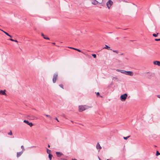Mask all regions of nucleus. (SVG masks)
Segmentation results:
<instances>
[{
  "label": "nucleus",
  "instance_id": "nucleus-1",
  "mask_svg": "<svg viewBox=\"0 0 160 160\" xmlns=\"http://www.w3.org/2000/svg\"><path fill=\"white\" fill-rule=\"evenodd\" d=\"M116 71L126 75L131 76H133L134 75V73L132 71H126L124 70L120 69H117Z\"/></svg>",
  "mask_w": 160,
  "mask_h": 160
},
{
  "label": "nucleus",
  "instance_id": "nucleus-2",
  "mask_svg": "<svg viewBox=\"0 0 160 160\" xmlns=\"http://www.w3.org/2000/svg\"><path fill=\"white\" fill-rule=\"evenodd\" d=\"M88 108V106H86L85 105L83 106L81 105L79 106V111L80 112H82L86 109H87Z\"/></svg>",
  "mask_w": 160,
  "mask_h": 160
},
{
  "label": "nucleus",
  "instance_id": "nucleus-3",
  "mask_svg": "<svg viewBox=\"0 0 160 160\" xmlns=\"http://www.w3.org/2000/svg\"><path fill=\"white\" fill-rule=\"evenodd\" d=\"M113 4V2L111 0H109L106 3V5L108 9H110L111 6Z\"/></svg>",
  "mask_w": 160,
  "mask_h": 160
},
{
  "label": "nucleus",
  "instance_id": "nucleus-4",
  "mask_svg": "<svg viewBox=\"0 0 160 160\" xmlns=\"http://www.w3.org/2000/svg\"><path fill=\"white\" fill-rule=\"evenodd\" d=\"M127 96V94L126 93H124L120 97L121 100L122 101H125L126 99Z\"/></svg>",
  "mask_w": 160,
  "mask_h": 160
},
{
  "label": "nucleus",
  "instance_id": "nucleus-5",
  "mask_svg": "<svg viewBox=\"0 0 160 160\" xmlns=\"http://www.w3.org/2000/svg\"><path fill=\"white\" fill-rule=\"evenodd\" d=\"M58 77V73H55L53 76V78L52 79V82L53 83H55L56 82V80Z\"/></svg>",
  "mask_w": 160,
  "mask_h": 160
},
{
  "label": "nucleus",
  "instance_id": "nucleus-6",
  "mask_svg": "<svg viewBox=\"0 0 160 160\" xmlns=\"http://www.w3.org/2000/svg\"><path fill=\"white\" fill-rule=\"evenodd\" d=\"M99 1L97 0H92V3L94 5H96L99 3Z\"/></svg>",
  "mask_w": 160,
  "mask_h": 160
},
{
  "label": "nucleus",
  "instance_id": "nucleus-7",
  "mask_svg": "<svg viewBox=\"0 0 160 160\" xmlns=\"http://www.w3.org/2000/svg\"><path fill=\"white\" fill-rule=\"evenodd\" d=\"M23 122L27 123V124L29 125L30 127H32L33 126V124L32 122H29L28 121L26 120H24Z\"/></svg>",
  "mask_w": 160,
  "mask_h": 160
},
{
  "label": "nucleus",
  "instance_id": "nucleus-8",
  "mask_svg": "<svg viewBox=\"0 0 160 160\" xmlns=\"http://www.w3.org/2000/svg\"><path fill=\"white\" fill-rule=\"evenodd\" d=\"M147 73L148 74L147 76L148 78H150L151 76H153L154 75L153 73H149V72H147Z\"/></svg>",
  "mask_w": 160,
  "mask_h": 160
},
{
  "label": "nucleus",
  "instance_id": "nucleus-9",
  "mask_svg": "<svg viewBox=\"0 0 160 160\" xmlns=\"http://www.w3.org/2000/svg\"><path fill=\"white\" fill-rule=\"evenodd\" d=\"M6 91V90H4L3 91L2 90H0V94L4 95H6V94L5 93V92Z\"/></svg>",
  "mask_w": 160,
  "mask_h": 160
},
{
  "label": "nucleus",
  "instance_id": "nucleus-10",
  "mask_svg": "<svg viewBox=\"0 0 160 160\" xmlns=\"http://www.w3.org/2000/svg\"><path fill=\"white\" fill-rule=\"evenodd\" d=\"M56 154L57 156L59 157L63 155V154L62 153L58 152H56Z\"/></svg>",
  "mask_w": 160,
  "mask_h": 160
},
{
  "label": "nucleus",
  "instance_id": "nucleus-11",
  "mask_svg": "<svg viewBox=\"0 0 160 160\" xmlns=\"http://www.w3.org/2000/svg\"><path fill=\"white\" fill-rule=\"evenodd\" d=\"M23 153V152H22V151H21L20 152H17V157L18 158L19 157H20L22 154Z\"/></svg>",
  "mask_w": 160,
  "mask_h": 160
},
{
  "label": "nucleus",
  "instance_id": "nucleus-12",
  "mask_svg": "<svg viewBox=\"0 0 160 160\" xmlns=\"http://www.w3.org/2000/svg\"><path fill=\"white\" fill-rule=\"evenodd\" d=\"M96 147L97 149H99V150H100L102 148L100 146V145L98 142L97 143L96 145Z\"/></svg>",
  "mask_w": 160,
  "mask_h": 160
},
{
  "label": "nucleus",
  "instance_id": "nucleus-13",
  "mask_svg": "<svg viewBox=\"0 0 160 160\" xmlns=\"http://www.w3.org/2000/svg\"><path fill=\"white\" fill-rule=\"evenodd\" d=\"M154 64L155 65H157L159 66H160V62L158 61H155L154 62Z\"/></svg>",
  "mask_w": 160,
  "mask_h": 160
},
{
  "label": "nucleus",
  "instance_id": "nucleus-14",
  "mask_svg": "<svg viewBox=\"0 0 160 160\" xmlns=\"http://www.w3.org/2000/svg\"><path fill=\"white\" fill-rule=\"evenodd\" d=\"M41 35L43 37V38L45 39H49V38L46 36H45L43 33H41Z\"/></svg>",
  "mask_w": 160,
  "mask_h": 160
},
{
  "label": "nucleus",
  "instance_id": "nucleus-15",
  "mask_svg": "<svg viewBox=\"0 0 160 160\" xmlns=\"http://www.w3.org/2000/svg\"><path fill=\"white\" fill-rule=\"evenodd\" d=\"M103 48L107 49L108 50H111V49L109 47L107 46V45H105V47Z\"/></svg>",
  "mask_w": 160,
  "mask_h": 160
},
{
  "label": "nucleus",
  "instance_id": "nucleus-16",
  "mask_svg": "<svg viewBox=\"0 0 160 160\" xmlns=\"http://www.w3.org/2000/svg\"><path fill=\"white\" fill-rule=\"evenodd\" d=\"M69 48H70L72 49L75 50H76L79 52H82V51L81 50H80V49H77L76 48H71V47H69Z\"/></svg>",
  "mask_w": 160,
  "mask_h": 160
},
{
  "label": "nucleus",
  "instance_id": "nucleus-17",
  "mask_svg": "<svg viewBox=\"0 0 160 160\" xmlns=\"http://www.w3.org/2000/svg\"><path fill=\"white\" fill-rule=\"evenodd\" d=\"M2 31L4 33H5L6 35H7V36H9L10 37V38H12V36L9 35L8 33L7 32H5V31H4L2 30Z\"/></svg>",
  "mask_w": 160,
  "mask_h": 160
},
{
  "label": "nucleus",
  "instance_id": "nucleus-18",
  "mask_svg": "<svg viewBox=\"0 0 160 160\" xmlns=\"http://www.w3.org/2000/svg\"><path fill=\"white\" fill-rule=\"evenodd\" d=\"M52 155L51 154H49V155H48V158L49 159H50V160H52Z\"/></svg>",
  "mask_w": 160,
  "mask_h": 160
},
{
  "label": "nucleus",
  "instance_id": "nucleus-19",
  "mask_svg": "<svg viewBox=\"0 0 160 160\" xmlns=\"http://www.w3.org/2000/svg\"><path fill=\"white\" fill-rule=\"evenodd\" d=\"M47 151L48 153V155H49V154H51V150L48 149L47 148Z\"/></svg>",
  "mask_w": 160,
  "mask_h": 160
},
{
  "label": "nucleus",
  "instance_id": "nucleus-20",
  "mask_svg": "<svg viewBox=\"0 0 160 160\" xmlns=\"http://www.w3.org/2000/svg\"><path fill=\"white\" fill-rule=\"evenodd\" d=\"M21 148L22 149V151H22L23 152L24 151H25V149L24 148V146L23 145H22L21 146Z\"/></svg>",
  "mask_w": 160,
  "mask_h": 160
},
{
  "label": "nucleus",
  "instance_id": "nucleus-21",
  "mask_svg": "<svg viewBox=\"0 0 160 160\" xmlns=\"http://www.w3.org/2000/svg\"><path fill=\"white\" fill-rule=\"evenodd\" d=\"M9 40H10V41H13V42H18V41L16 40H14L13 39H12V38H10L9 39Z\"/></svg>",
  "mask_w": 160,
  "mask_h": 160
},
{
  "label": "nucleus",
  "instance_id": "nucleus-22",
  "mask_svg": "<svg viewBox=\"0 0 160 160\" xmlns=\"http://www.w3.org/2000/svg\"><path fill=\"white\" fill-rule=\"evenodd\" d=\"M158 33L157 34H156L155 33H153V34H152V35L153 37H157L158 36Z\"/></svg>",
  "mask_w": 160,
  "mask_h": 160
},
{
  "label": "nucleus",
  "instance_id": "nucleus-23",
  "mask_svg": "<svg viewBox=\"0 0 160 160\" xmlns=\"http://www.w3.org/2000/svg\"><path fill=\"white\" fill-rule=\"evenodd\" d=\"M8 134L10 135H12V132L11 130H10V132L8 133Z\"/></svg>",
  "mask_w": 160,
  "mask_h": 160
},
{
  "label": "nucleus",
  "instance_id": "nucleus-24",
  "mask_svg": "<svg viewBox=\"0 0 160 160\" xmlns=\"http://www.w3.org/2000/svg\"><path fill=\"white\" fill-rule=\"evenodd\" d=\"M159 155H160V153L159 152L157 151L156 152V155L158 156Z\"/></svg>",
  "mask_w": 160,
  "mask_h": 160
},
{
  "label": "nucleus",
  "instance_id": "nucleus-25",
  "mask_svg": "<svg viewBox=\"0 0 160 160\" xmlns=\"http://www.w3.org/2000/svg\"><path fill=\"white\" fill-rule=\"evenodd\" d=\"M45 115L47 117H48L50 119H51L52 118L50 115H47V114H45Z\"/></svg>",
  "mask_w": 160,
  "mask_h": 160
},
{
  "label": "nucleus",
  "instance_id": "nucleus-26",
  "mask_svg": "<svg viewBox=\"0 0 160 160\" xmlns=\"http://www.w3.org/2000/svg\"><path fill=\"white\" fill-rule=\"evenodd\" d=\"M113 52H116V53H118V52H119L118 51V50H113Z\"/></svg>",
  "mask_w": 160,
  "mask_h": 160
},
{
  "label": "nucleus",
  "instance_id": "nucleus-27",
  "mask_svg": "<svg viewBox=\"0 0 160 160\" xmlns=\"http://www.w3.org/2000/svg\"><path fill=\"white\" fill-rule=\"evenodd\" d=\"M129 136H128V137H123V138L125 139V140H127L129 137Z\"/></svg>",
  "mask_w": 160,
  "mask_h": 160
},
{
  "label": "nucleus",
  "instance_id": "nucleus-28",
  "mask_svg": "<svg viewBox=\"0 0 160 160\" xmlns=\"http://www.w3.org/2000/svg\"><path fill=\"white\" fill-rule=\"evenodd\" d=\"M92 56L94 58H95L96 57V55L95 54H92Z\"/></svg>",
  "mask_w": 160,
  "mask_h": 160
},
{
  "label": "nucleus",
  "instance_id": "nucleus-29",
  "mask_svg": "<svg viewBox=\"0 0 160 160\" xmlns=\"http://www.w3.org/2000/svg\"><path fill=\"white\" fill-rule=\"evenodd\" d=\"M59 86H60L61 88H63V85H62V84H60V85H59Z\"/></svg>",
  "mask_w": 160,
  "mask_h": 160
},
{
  "label": "nucleus",
  "instance_id": "nucleus-30",
  "mask_svg": "<svg viewBox=\"0 0 160 160\" xmlns=\"http://www.w3.org/2000/svg\"><path fill=\"white\" fill-rule=\"evenodd\" d=\"M117 78L116 77H113V78H112V80H116V79H117Z\"/></svg>",
  "mask_w": 160,
  "mask_h": 160
},
{
  "label": "nucleus",
  "instance_id": "nucleus-31",
  "mask_svg": "<svg viewBox=\"0 0 160 160\" xmlns=\"http://www.w3.org/2000/svg\"><path fill=\"white\" fill-rule=\"evenodd\" d=\"M99 1V3L101 4L103 0H98Z\"/></svg>",
  "mask_w": 160,
  "mask_h": 160
},
{
  "label": "nucleus",
  "instance_id": "nucleus-32",
  "mask_svg": "<svg viewBox=\"0 0 160 160\" xmlns=\"http://www.w3.org/2000/svg\"><path fill=\"white\" fill-rule=\"evenodd\" d=\"M155 40L156 41H160V39H155Z\"/></svg>",
  "mask_w": 160,
  "mask_h": 160
},
{
  "label": "nucleus",
  "instance_id": "nucleus-33",
  "mask_svg": "<svg viewBox=\"0 0 160 160\" xmlns=\"http://www.w3.org/2000/svg\"><path fill=\"white\" fill-rule=\"evenodd\" d=\"M99 95H100V94H99V92H98L97 93V96H98Z\"/></svg>",
  "mask_w": 160,
  "mask_h": 160
},
{
  "label": "nucleus",
  "instance_id": "nucleus-34",
  "mask_svg": "<svg viewBox=\"0 0 160 160\" xmlns=\"http://www.w3.org/2000/svg\"><path fill=\"white\" fill-rule=\"evenodd\" d=\"M157 97L158 98H160V95H157Z\"/></svg>",
  "mask_w": 160,
  "mask_h": 160
},
{
  "label": "nucleus",
  "instance_id": "nucleus-35",
  "mask_svg": "<svg viewBox=\"0 0 160 160\" xmlns=\"http://www.w3.org/2000/svg\"><path fill=\"white\" fill-rule=\"evenodd\" d=\"M55 119L56 120H57L58 122H59V121L58 120L57 118H56Z\"/></svg>",
  "mask_w": 160,
  "mask_h": 160
},
{
  "label": "nucleus",
  "instance_id": "nucleus-36",
  "mask_svg": "<svg viewBox=\"0 0 160 160\" xmlns=\"http://www.w3.org/2000/svg\"><path fill=\"white\" fill-rule=\"evenodd\" d=\"M123 0L125 2H127L126 1H125V0Z\"/></svg>",
  "mask_w": 160,
  "mask_h": 160
},
{
  "label": "nucleus",
  "instance_id": "nucleus-37",
  "mask_svg": "<svg viewBox=\"0 0 160 160\" xmlns=\"http://www.w3.org/2000/svg\"><path fill=\"white\" fill-rule=\"evenodd\" d=\"M48 148H50V145L49 144L48 145Z\"/></svg>",
  "mask_w": 160,
  "mask_h": 160
},
{
  "label": "nucleus",
  "instance_id": "nucleus-38",
  "mask_svg": "<svg viewBox=\"0 0 160 160\" xmlns=\"http://www.w3.org/2000/svg\"><path fill=\"white\" fill-rule=\"evenodd\" d=\"M72 160H77L76 159H72Z\"/></svg>",
  "mask_w": 160,
  "mask_h": 160
},
{
  "label": "nucleus",
  "instance_id": "nucleus-39",
  "mask_svg": "<svg viewBox=\"0 0 160 160\" xmlns=\"http://www.w3.org/2000/svg\"><path fill=\"white\" fill-rule=\"evenodd\" d=\"M52 44H55V42L52 43Z\"/></svg>",
  "mask_w": 160,
  "mask_h": 160
},
{
  "label": "nucleus",
  "instance_id": "nucleus-40",
  "mask_svg": "<svg viewBox=\"0 0 160 160\" xmlns=\"http://www.w3.org/2000/svg\"><path fill=\"white\" fill-rule=\"evenodd\" d=\"M98 158H99V160H101V159L99 157H98Z\"/></svg>",
  "mask_w": 160,
  "mask_h": 160
},
{
  "label": "nucleus",
  "instance_id": "nucleus-41",
  "mask_svg": "<svg viewBox=\"0 0 160 160\" xmlns=\"http://www.w3.org/2000/svg\"><path fill=\"white\" fill-rule=\"evenodd\" d=\"M123 54V53H122V54H121V55H122Z\"/></svg>",
  "mask_w": 160,
  "mask_h": 160
},
{
  "label": "nucleus",
  "instance_id": "nucleus-42",
  "mask_svg": "<svg viewBox=\"0 0 160 160\" xmlns=\"http://www.w3.org/2000/svg\"><path fill=\"white\" fill-rule=\"evenodd\" d=\"M63 160H66L63 159Z\"/></svg>",
  "mask_w": 160,
  "mask_h": 160
}]
</instances>
